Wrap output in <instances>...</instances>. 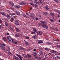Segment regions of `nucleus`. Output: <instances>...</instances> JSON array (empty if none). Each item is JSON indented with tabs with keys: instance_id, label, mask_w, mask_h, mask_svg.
<instances>
[{
	"instance_id": "nucleus-1",
	"label": "nucleus",
	"mask_w": 60,
	"mask_h": 60,
	"mask_svg": "<svg viewBox=\"0 0 60 60\" xmlns=\"http://www.w3.org/2000/svg\"><path fill=\"white\" fill-rule=\"evenodd\" d=\"M7 39L8 40H9V41H10V42H12V41H13V39H12V38L10 37L9 36L7 37Z\"/></svg>"
},
{
	"instance_id": "nucleus-2",
	"label": "nucleus",
	"mask_w": 60,
	"mask_h": 60,
	"mask_svg": "<svg viewBox=\"0 0 60 60\" xmlns=\"http://www.w3.org/2000/svg\"><path fill=\"white\" fill-rule=\"evenodd\" d=\"M0 48H1L2 50L4 51V52H6L5 51V47L3 46H0Z\"/></svg>"
},
{
	"instance_id": "nucleus-3",
	"label": "nucleus",
	"mask_w": 60,
	"mask_h": 60,
	"mask_svg": "<svg viewBox=\"0 0 60 60\" xmlns=\"http://www.w3.org/2000/svg\"><path fill=\"white\" fill-rule=\"evenodd\" d=\"M15 13L16 14H17L18 15H19V16L20 15V13L19 11H15Z\"/></svg>"
},
{
	"instance_id": "nucleus-4",
	"label": "nucleus",
	"mask_w": 60,
	"mask_h": 60,
	"mask_svg": "<svg viewBox=\"0 0 60 60\" xmlns=\"http://www.w3.org/2000/svg\"><path fill=\"white\" fill-rule=\"evenodd\" d=\"M15 13L16 14H17L18 15H19V16L20 15V13L19 11H15Z\"/></svg>"
},
{
	"instance_id": "nucleus-5",
	"label": "nucleus",
	"mask_w": 60,
	"mask_h": 60,
	"mask_svg": "<svg viewBox=\"0 0 60 60\" xmlns=\"http://www.w3.org/2000/svg\"><path fill=\"white\" fill-rule=\"evenodd\" d=\"M38 36L36 35H35L34 36H32L31 37L32 38H34V39H36L37 38Z\"/></svg>"
},
{
	"instance_id": "nucleus-6",
	"label": "nucleus",
	"mask_w": 60,
	"mask_h": 60,
	"mask_svg": "<svg viewBox=\"0 0 60 60\" xmlns=\"http://www.w3.org/2000/svg\"><path fill=\"white\" fill-rule=\"evenodd\" d=\"M15 24L17 26L19 25V23H18V22L17 20H15Z\"/></svg>"
},
{
	"instance_id": "nucleus-7",
	"label": "nucleus",
	"mask_w": 60,
	"mask_h": 60,
	"mask_svg": "<svg viewBox=\"0 0 60 60\" xmlns=\"http://www.w3.org/2000/svg\"><path fill=\"white\" fill-rule=\"evenodd\" d=\"M43 26V27L44 28H46V29H48V27L45 25H44Z\"/></svg>"
},
{
	"instance_id": "nucleus-8",
	"label": "nucleus",
	"mask_w": 60,
	"mask_h": 60,
	"mask_svg": "<svg viewBox=\"0 0 60 60\" xmlns=\"http://www.w3.org/2000/svg\"><path fill=\"white\" fill-rule=\"evenodd\" d=\"M19 4L20 5H24L26 4V3L24 2H21Z\"/></svg>"
},
{
	"instance_id": "nucleus-9",
	"label": "nucleus",
	"mask_w": 60,
	"mask_h": 60,
	"mask_svg": "<svg viewBox=\"0 0 60 60\" xmlns=\"http://www.w3.org/2000/svg\"><path fill=\"white\" fill-rule=\"evenodd\" d=\"M37 34L40 35H41L42 34V33H41L40 31H38L37 32Z\"/></svg>"
},
{
	"instance_id": "nucleus-10",
	"label": "nucleus",
	"mask_w": 60,
	"mask_h": 60,
	"mask_svg": "<svg viewBox=\"0 0 60 60\" xmlns=\"http://www.w3.org/2000/svg\"><path fill=\"white\" fill-rule=\"evenodd\" d=\"M9 15H11V16H13V15H15V13H11L9 14Z\"/></svg>"
},
{
	"instance_id": "nucleus-11",
	"label": "nucleus",
	"mask_w": 60,
	"mask_h": 60,
	"mask_svg": "<svg viewBox=\"0 0 60 60\" xmlns=\"http://www.w3.org/2000/svg\"><path fill=\"white\" fill-rule=\"evenodd\" d=\"M13 58L14 59H15V60H18V58L15 56H14Z\"/></svg>"
},
{
	"instance_id": "nucleus-12",
	"label": "nucleus",
	"mask_w": 60,
	"mask_h": 60,
	"mask_svg": "<svg viewBox=\"0 0 60 60\" xmlns=\"http://www.w3.org/2000/svg\"><path fill=\"white\" fill-rule=\"evenodd\" d=\"M6 17L8 19H10L11 18V16L9 15H6Z\"/></svg>"
},
{
	"instance_id": "nucleus-13",
	"label": "nucleus",
	"mask_w": 60,
	"mask_h": 60,
	"mask_svg": "<svg viewBox=\"0 0 60 60\" xmlns=\"http://www.w3.org/2000/svg\"><path fill=\"white\" fill-rule=\"evenodd\" d=\"M0 45L3 47H5V45L4 44L0 43Z\"/></svg>"
},
{
	"instance_id": "nucleus-14",
	"label": "nucleus",
	"mask_w": 60,
	"mask_h": 60,
	"mask_svg": "<svg viewBox=\"0 0 60 60\" xmlns=\"http://www.w3.org/2000/svg\"><path fill=\"white\" fill-rule=\"evenodd\" d=\"M38 43H42L43 41L42 40H40L38 41Z\"/></svg>"
},
{
	"instance_id": "nucleus-15",
	"label": "nucleus",
	"mask_w": 60,
	"mask_h": 60,
	"mask_svg": "<svg viewBox=\"0 0 60 60\" xmlns=\"http://www.w3.org/2000/svg\"><path fill=\"white\" fill-rule=\"evenodd\" d=\"M10 30H12V29H13V26L12 25H10Z\"/></svg>"
},
{
	"instance_id": "nucleus-16",
	"label": "nucleus",
	"mask_w": 60,
	"mask_h": 60,
	"mask_svg": "<svg viewBox=\"0 0 60 60\" xmlns=\"http://www.w3.org/2000/svg\"><path fill=\"white\" fill-rule=\"evenodd\" d=\"M51 52L52 53H57V52L54 50H52Z\"/></svg>"
},
{
	"instance_id": "nucleus-17",
	"label": "nucleus",
	"mask_w": 60,
	"mask_h": 60,
	"mask_svg": "<svg viewBox=\"0 0 60 60\" xmlns=\"http://www.w3.org/2000/svg\"><path fill=\"white\" fill-rule=\"evenodd\" d=\"M40 22L41 23H43V24H45L46 23V22H45V21H40Z\"/></svg>"
},
{
	"instance_id": "nucleus-18",
	"label": "nucleus",
	"mask_w": 60,
	"mask_h": 60,
	"mask_svg": "<svg viewBox=\"0 0 60 60\" xmlns=\"http://www.w3.org/2000/svg\"><path fill=\"white\" fill-rule=\"evenodd\" d=\"M9 3L11 5H12V6L14 5V4H13V3L12 2H9Z\"/></svg>"
},
{
	"instance_id": "nucleus-19",
	"label": "nucleus",
	"mask_w": 60,
	"mask_h": 60,
	"mask_svg": "<svg viewBox=\"0 0 60 60\" xmlns=\"http://www.w3.org/2000/svg\"><path fill=\"white\" fill-rule=\"evenodd\" d=\"M50 15L51 16H52V17H54V14L52 13H51L50 14Z\"/></svg>"
},
{
	"instance_id": "nucleus-20",
	"label": "nucleus",
	"mask_w": 60,
	"mask_h": 60,
	"mask_svg": "<svg viewBox=\"0 0 60 60\" xmlns=\"http://www.w3.org/2000/svg\"><path fill=\"white\" fill-rule=\"evenodd\" d=\"M55 58L56 59H60V57L59 56H57L56 57H55Z\"/></svg>"
},
{
	"instance_id": "nucleus-21",
	"label": "nucleus",
	"mask_w": 60,
	"mask_h": 60,
	"mask_svg": "<svg viewBox=\"0 0 60 60\" xmlns=\"http://www.w3.org/2000/svg\"><path fill=\"white\" fill-rule=\"evenodd\" d=\"M5 22L6 26H8V22Z\"/></svg>"
},
{
	"instance_id": "nucleus-22",
	"label": "nucleus",
	"mask_w": 60,
	"mask_h": 60,
	"mask_svg": "<svg viewBox=\"0 0 60 60\" xmlns=\"http://www.w3.org/2000/svg\"><path fill=\"white\" fill-rule=\"evenodd\" d=\"M40 55H41V56H42L43 55V52H42L41 51L40 52Z\"/></svg>"
},
{
	"instance_id": "nucleus-23",
	"label": "nucleus",
	"mask_w": 60,
	"mask_h": 60,
	"mask_svg": "<svg viewBox=\"0 0 60 60\" xmlns=\"http://www.w3.org/2000/svg\"><path fill=\"white\" fill-rule=\"evenodd\" d=\"M1 14L3 15V16H6V15H5V14H4V12H1Z\"/></svg>"
},
{
	"instance_id": "nucleus-24",
	"label": "nucleus",
	"mask_w": 60,
	"mask_h": 60,
	"mask_svg": "<svg viewBox=\"0 0 60 60\" xmlns=\"http://www.w3.org/2000/svg\"><path fill=\"white\" fill-rule=\"evenodd\" d=\"M19 49L20 50H24L25 49L22 48V47H20Z\"/></svg>"
},
{
	"instance_id": "nucleus-25",
	"label": "nucleus",
	"mask_w": 60,
	"mask_h": 60,
	"mask_svg": "<svg viewBox=\"0 0 60 60\" xmlns=\"http://www.w3.org/2000/svg\"><path fill=\"white\" fill-rule=\"evenodd\" d=\"M16 30L17 32H19V28H16Z\"/></svg>"
},
{
	"instance_id": "nucleus-26",
	"label": "nucleus",
	"mask_w": 60,
	"mask_h": 60,
	"mask_svg": "<svg viewBox=\"0 0 60 60\" xmlns=\"http://www.w3.org/2000/svg\"><path fill=\"white\" fill-rule=\"evenodd\" d=\"M25 44H26V45H29V43H28V42L26 41L25 42Z\"/></svg>"
},
{
	"instance_id": "nucleus-27",
	"label": "nucleus",
	"mask_w": 60,
	"mask_h": 60,
	"mask_svg": "<svg viewBox=\"0 0 60 60\" xmlns=\"http://www.w3.org/2000/svg\"><path fill=\"white\" fill-rule=\"evenodd\" d=\"M20 7V6L18 5V6H16V8H19Z\"/></svg>"
},
{
	"instance_id": "nucleus-28",
	"label": "nucleus",
	"mask_w": 60,
	"mask_h": 60,
	"mask_svg": "<svg viewBox=\"0 0 60 60\" xmlns=\"http://www.w3.org/2000/svg\"><path fill=\"white\" fill-rule=\"evenodd\" d=\"M45 8H46V10H48L49 9V8H48V6H45Z\"/></svg>"
},
{
	"instance_id": "nucleus-29",
	"label": "nucleus",
	"mask_w": 60,
	"mask_h": 60,
	"mask_svg": "<svg viewBox=\"0 0 60 60\" xmlns=\"http://www.w3.org/2000/svg\"><path fill=\"white\" fill-rule=\"evenodd\" d=\"M3 39L4 40V41H6V38H4Z\"/></svg>"
},
{
	"instance_id": "nucleus-30",
	"label": "nucleus",
	"mask_w": 60,
	"mask_h": 60,
	"mask_svg": "<svg viewBox=\"0 0 60 60\" xmlns=\"http://www.w3.org/2000/svg\"><path fill=\"white\" fill-rule=\"evenodd\" d=\"M16 56H18V57H19H19H21V56L19 55L18 54H16Z\"/></svg>"
},
{
	"instance_id": "nucleus-31",
	"label": "nucleus",
	"mask_w": 60,
	"mask_h": 60,
	"mask_svg": "<svg viewBox=\"0 0 60 60\" xmlns=\"http://www.w3.org/2000/svg\"><path fill=\"white\" fill-rule=\"evenodd\" d=\"M27 56L29 58H30V57H31V56L30 55H27Z\"/></svg>"
},
{
	"instance_id": "nucleus-32",
	"label": "nucleus",
	"mask_w": 60,
	"mask_h": 60,
	"mask_svg": "<svg viewBox=\"0 0 60 60\" xmlns=\"http://www.w3.org/2000/svg\"><path fill=\"white\" fill-rule=\"evenodd\" d=\"M33 54L35 56H36L37 55V54L36 53V52H34Z\"/></svg>"
},
{
	"instance_id": "nucleus-33",
	"label": "nucleus",
	"mask_w": 60,
	"mask_h": 60,
	"mask_svg": "<svg viewBox=\"0 0 60 60\" xmlns=\"http://www.w3.org/2000/svg\"><path fill=\"white\" fill-rule=\"evenodd\" d=\"M22 16H23V17H24L26 18H27V16L25 14H23L22 15Z\"/></svg>"
},
{
	"instance_id": "nucleus-34",
	"label": "nucleus",
	"mask_w": 60,
	"mask_h": 60,
	"mask_svg": "<svg viewBox=\"0 0 60 60\" xmlns=\"http://www.w3.org/2000/svg\"><path fill=\"white\" fill-rule=\"evenodd\" d=\"M34 31L35 32H37V30H36V29H35V28H34Z\"/></svg>"
},
{
	"instance_id": "nucleus-35",
	"label": "nucleus",
	"mask_w": 60,
	"mask_h": 60,
	"mask_svg": "<svg viewBox=\"0 0 60 60\" xmlns=\"http://www.w3.org/2000/svg\"><path fill=\"white\" fill-rule=\"evenodd\" d=\"M11 21L12 22L14 20V19L13 18H11Z\"/></svg>"
},
{
	"instance_id": "nucleus-36",
	"label": "nucleus",
	"mask_w": 60,
	"mask_h": 60,
	"mask_svg": "<svg viewBox=\"0 0 60 60\" xmlns=\"http://www.w3.org/2000/svg\"><path fill=\"white\" fill-rule=\"evenodd\" d=\"M8 53L9 55H11V56H12V53H11L8 52Z\"/></svg>"
},
{
	"instance_id": "nucleus-37",
	"label": "nucleus",
	"mask_w": 60,
	"mask_h": 60,
	"mask_svg": "<svg viewBox=\"0 0 60 60\" xmlns=\"http://www.w3.org/2000/svg\"><path fill=\"white\" fill-rule=\"evenodd\" d=\"M45 50H49V49L48 48H45Z\"/></svg>"
},
{
	"instance_id": "nucleus-38",
	"label": "nucleus",
	"mask_w": 60,
	"mask_h": 60,
	"mask_svg": "<svg viewBox=\"0 0 60 60\" xmlns=\"http://www.w3.org/2000/svg\"><path fill=\"white\" fill-rule=\"evenodd\" d=\"M54 1H55V2H56V3H59V1H57L56 0H54Z\"/></svg>"
},
{
	"instance_id": "nucleus-39",
	"label": "nucleus",
	"mask_w": 60,
	"mask_h": 60,
	"mask_svg": "<svg viewBox=\"0 0 60 60\" xmlns=\"http://www.w3.org/2000/svg\"><path fill=\"white\" fill-rule=\"evenodd\" d=\"M30 16H31V17H32V16H34V14H32L30 15Z\"/></svg>"
},
{
	"instance_id": "nucleus-40",
	"label": "nucleus",
	"mask_w": 60,
	"mask_h": 60,
	"mask_svg": "<svg viewBox=\"0 0 60 60\" xmlns=\"http://www.w3.org/2000/svg\"><path fill=\"white\" fill-rule=\"evenodd\" d=\"M42 14H43V15H45L46 12H43Z\"/></svg>"
},
{
	"instance_id": "nucleus-41",
	"label": "nucleus",
	"mask_w": 60,
	"mask_h": 60,
	"mask_svg": "<svg viewBox=\"0 0 60 60\" xmlns=\"http://www.w3.org/2000/svg\"><path fill=\"white\" fill-rule=\"evenodd\" d=\"M50 21L51 22H53L54 21V20L51 19L50 20Z\"/></svg>"
},
{
	"instance_id": "nucleus-42",
	"label": "nucleus",
	"mask_w": 60,
	"mask_h": 60,
	"mask_svg": "<svg viewBox=\"0 0 60 60\" xmlns=\"http://www.w3.org/2000/svg\"><path fill=\"white\" fill-rule=\"evenodd\" d=\"M49 14L47 12H45V15H48Z\"/></svg>"
},
{
	"instance_id": "nucleus-43",
	"label": "nucleus",
	"mask_w": 60,
	"mask_h": 60,
	"mask_svg": "<svg viewBox=\"0 0 60 60\" xmlns=\"http://www.w3.org/2000/svg\"><path fill=\"white\" fill-rule=\"evenodd\" d=\"M44 55L45 56H47V54L45 53H44Z\"/></svg>"
},
{
	"instance_id": "nucleus-44",
	"label": "nucleus",
	"mask_w": 60,
	"mask_h": 60,
	"mask_svg": "<svg viewBox=\"0 0 60 60\" xmlns=\"http://www.w3.org/2000/svg\"><path fill=\"white\" fill-rule=\"evenodd\" d=\"M38 60H41V57H39L38 58Z\"/></svg>"
},
{
	"instance_id": "nucleus-45",
	"label": "nucleus",
	"mask_w": 60,
	"mask_h": 60,
	"mask_svg": "<svg viewBox=\"0 0 60 60\" xmlns=\"http://www.w3.org/2000/svg\"><path fill=\"white\" fill-rule=\"evenodd\" d=\"M57 47L59 48H60V45H57Z\"/></svg>"
},
{
	"instance_id": "nucleus-46",
	"label": "nucleus",
	"mask_w": 60,
	"mask_h": 60,
	"mask_svg": "<svg viewBox=\"0 0 60 60\" xmlns=\"http://www.w3.org/2000/svg\"><path fill=\"white\" fill-rule=\"evenodd\" d=\"M32 33L33 34H35V33L34 32H32Z\"/></svg>"
},
{
	"instance_id": "nucleus-47",
	"label": "nucleus",
	"mask_w": 60,
	"mask_h": 60,
	"mask_svg": "<svg viewBox=\"0 0 60 60\" xmlns=\"http://www.w3.org/2000/svg\"><path fill=\"white\" fill-rule=\"evenodd\" d=\"M2 21L0 19V23H2Z\"/></svg>"
},
{
	"instance_id": "nucleus-48",
	"label": "nucleus",
	"mask_w": 60,
	"mask_h": 60,
	"mask_svg": "<svg viewBox=\"0 0 60 60\" xmlns=\"http://www.w3.org/2000/svg\"><path fill=\"white\" fill-rule=\"evenodd\" d=\"M29 37H26V39H29Z\"/></svg>"
},
{
	"instance_id": "nucleus-49",
	"label": "nucleus",
	"mask_w": 60,
	"mask_h": 60,
	"mask_svg": "<svg viewBox=\"0 0 60 60\" xmlns=\"http://www.w3.org/2000/svg\"><path fill=\"white\" fill-rule=\"evenodd\" d=\"M34 6L35 7H37V5H35Z\"/></svg>"
},
{
	"instance_id": "nucleus-50",
	"label": "nucleus",
	"mask_w": 60,
	"mask_h": 60,
	"mask_svg": "<svg viewBox=\"0 0 60 60\" xmlns=\"http://www.w3.org/2000/svg\"><path fill=\"white\" fill-rule=\"evenodd\" d=\"M56 41H59V40L58 39H56Z\"/></svg>"
},
{
	"instance_id": "nucleus-51",
	"label": "nucleus",
	"mask_w": 60,
	"mask_h": 60,
	"mask_svg": "<svg viewBox=\"0 0 60 60\" xmlns=\"http://www.w3.org/2000/svg\"><path fill=\"white\" fill-rule=\"evenodd\" d=\"M31 5H33V6H34V4H32V3H30Z\"/></svg>"
},
{
	"instance_id": "nucleus-52",
	"label": "nucleus",
	"mask_w": 60,
	"mask_h": 60,
	"mask_svg": "<svg viewBox=\"0 0 60 60\" xmlns=\"http://www.w3.org/2000/svg\"><path fill=\"white\" fill-rule=\"evenodd\" d=\"M40 25L41 26H42V27H43V26H44V25H42L41 24H40Z\"/></svg>"
},
{
	"instance_id": "nucleus-53",
	"label": "nucleus",
	"mask_w": 60,
	"mask_h": 60,
	"mask_svg": "<svg viewBox=\"0 0 60 60\" xmlns=\"http://www.w3.org/2000/svg\"><path fill=\"white\" fill-rule=\"evenodd\" d=\"M17 35H18V34H15V36H16V37H17Z\"/></svg>"
},
{
	"instance_id": "nucleus-54",
	"label": "nucleus",
	"mask_w": 60,
	"mask_h": 60,
	"mask_svg": "<svg viewBox=\"0 0 60 60\" xmlns=\"http://www.w3.org/2000/svg\"><path fill=\"white\" fill-rule=\"evenodd\" d=\"M19 58H20L21 60H22V59L21 58V57H19Z\"/></svg>"
},
{
	"instance_id": "nucleus-55",
	"label": "nucleus",
	"mask_w": 60,
	"mask_h": 60,
	"mask_svg": "<svg viewBox=\"0 0 60 60\" xmlns=\"http://www.w3.org/2000/svg\"><path fill=\"white\" fill-rule=\"evenodd\" d=\"M7 34V35H10V34L9 33H8Z\"/></svg>"
},
{
	"instance_id": "nucleus-56",
	"label": "nucleus",
	"mask_w": 60,
	"mask_h": 60,
	"mask_svg": "<svg viewBox=\"0 0 60 60\" xmlns=\"http://www.w3.org/2000/svg\"><path fill=\"white\" fill-rule=\"evenodd\" d=\"M15 44H17V42H15Z\"/></svg>"
},
{
	"instance_id": "nucleus-57",
	"label": "nucleus",
	"mask_w": 60,
	"mask_h": 60,
	"mask_svg": "<svg viewBox=\"0 0 60 60\" xmlns=\"http://www.w3.org/2000/svg\"><path fill=\"white\" fill-rule=\"evenodd\" d=\"M31 17L33 19H34V16H31Z\"/></svg>"
},
{
	"instance_id": "nucleus-58",
	"label": "nucleus",
	"mask_w": 60,
	"mask_h": 60,
	"mask_svg": "<svg viewBox=\"0 0 60 60\" xmlns=\"http://www.w3.org/2000/svg\"><path fill=\"white\" fill-rule=\"evenodd\" d=\"M20 36L19 35H17V37H19Z\"/></svg>"
},
{
	"instance_id": "nucleus-59",
	"label": "nucleus",
	"mask_w": 60,
	"mask_h": 60,
	"mask_svg": "<svg viewBox=\"0 0 60 60\" xmlns=\"http://www.w3.org/2000/svg\"><path fill=\"white\" fill-rule=\"evenodd\" d=\"M10 49L9 47L8 48V50H10Z\"/></svg>"
},
{
	"instance_id": "nucleus-60",
	"label": "nucleus",
	"mask_w": 60,
	"mask_h": 60,
	"mask_svg": "<svg viewBox=\"0 0 60 60\" xmlns=\"http://www.w3.org/2000/svg\"><path fill=\"white\" fill-rule=\"evenodd\" d=\"M36 20H38V18H36Z\"/></svg>"
},
{
	"instance_id": "nucleus-61",
	"label": "nucleus",
	"mask_w": 60,
	"mask_h": 60,
	"mask_svg": "<svg viewBox=\"0 0 60 60\" xmlns=\"http://www.w3.org/2000/svg\"><path fill=\"white\" fill-rule=\"evenodd\" d=\"M34 51H36V49H34Z\"/></svg>"
},
{
	"instance_id": "nucleus-62",
	"label": "nucleus",
	"mask_w": 60,
	"mask_h": 60,
	"mask_svg": "<svg viewBox=\"0 0 60 60\" xmlns=\"http://www.w3.org/2000/svg\"><path fill=\"white\" fill-rule=\"evenodd\" d=\"M2 28V26H1V25H0V29H1Z\"/></svg>"
},
{
	"instance_id": "nucleus-63",
	"label": "nucleus",
	"mask_w": 60,
	"mask_h": 60,
	"mask_svg": "<svg viewBox=\"0 0 60 60\" xmlns=\"http://www.w3.org/2000/svg\"><path fill=\"white\" fill-rule=\"evenodd\" d=\"M36 4H38V2L36 1Z\"/></svg>"
},
{
	"instance_id": "nucleus-64",
	"label": "nucleus",
	"mask_w": 60,
	"mask_h": 60,
	"mask_svg": "<svg viewBox=\"0 0 60 60\" xmlns=\"http://www.w3.org/2000/svg\"><path fill=\"white\" fill-rule=\"evenodd\" d=\"M40 18H41V19H42V16H41L40 17Z\"/></svg>"
}]
</instances>
